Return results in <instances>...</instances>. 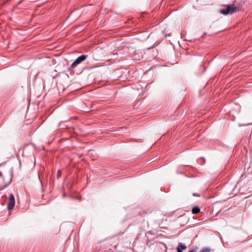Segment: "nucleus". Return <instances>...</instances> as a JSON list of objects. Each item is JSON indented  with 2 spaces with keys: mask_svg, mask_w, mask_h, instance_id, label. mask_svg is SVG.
Returning a JSON list of instances; mask_svg holds the SVG:
<instances>
[{
  "mask_svg": "<svg viewBox=\"0 0 252 252\" xmlns=\"http://www.w3.org/2000/svg\"><path fill=\"white\" fill-rule=\"evenodd\" d=\"M22 2V0L20 1L19 2H18V4H20Z\"/></svg>",
  "mask_w": 252,
  "mask_h": 252,
  "instance_id": "9d476101",
  "label": "nucleus"
},
{
  "mask_svg": "<svg viewBox=\"0 0 252 252\" xmlns=\"http://www.w3.org/2000/svg\"><path fill=\"white\" fill-rule=\"evenodd\" d=\"M239 10L240 9L239 7L235 6L233 5H225L220 9V12L223 15H227L232 14Z\"/></svg>",
  "mask_w": 252,
  "mask_h": 252,
  "instance_id": "f257e3e1",
  "label": "nucleus"
},
{
  "mask_svg": "<svg viewBox=\"0 0 252 252\" xmlns=\"http://www.w3.org/2000/svg\"><path fill=\"white\" fill-rule=\"evenodd\" d=\"M200 208L198 207H194L192 209V213L193 214H197L200 212Z\"/></svg>",
  "mask_w": 252,
  "mask_h": 252,
  "instance_id": "39448f33",
  "label": "nucleus"
},
{
  "mask_svg": "<svg viewBox=\"0 0 252 252\" xmlns=\"http://www.w3.org/2000/svg\"><path fill=\"white\" fill-rule=\"evenodd\" d=\"M187 249V246L185 244L180 243L176 248L177 252H183L182 250H185Z\"/></svg>",
  "mask_w": 252,
  "mask_h": 252,
  "instance_id": "20e7f679",
  "label": "nucleus"
},
{
  "mask_svg": "<svg viewBox=\"0 0 252 252\" xmlns=\"http://www.w3.org/2000/svg\"><path fill=\"white\" fill-rule=\"evenodd\" d=\"M15 205V199L14 195L10 193L9 195L7 203V209L10 213L14 208Z\"/></svg>",
  "mask_w": 252,
  "mask_h": 252,
  "instance_id": "f03ea898",
  "label": "nucleus"
},
{
  "mask_svg": "<svg viewBox=\"0 0 252 252\" xmlns=\"http://www.w3.org/2000/svg\"><path fill=\"white\" fill-rule=\"evenodd\" d=\"M4 188H5V187H0V191L3 189Z\"/></svg>",
  "mask_w": 252,
  "mask_h": 252,
  "instance_id": "6e6552de",
  "label": "nucleus"
},
{
  "mask_svg": "<svg viewBox=\"0 0 252 252\" xmlns=\"http://www.w3.org/2000/svg\"><path fill=\"white\" fill-rule=\"evenodd\" d=\"M87 57L88 56L86 55H82L78 57L72 63L71 67L72 68L76 67L79 64L85 61Z\"/></svg>",
  "mask_w": 252,
  "mask_h": 252,
  "instance_id": "7ed1b4c3",
  "label": "nucleus"
},
{
  "mask_svg": "<svg viewBox=\"0 0 252 252\" xmlns=\"http://www.w3.org/2000/svg\"><path fill=\"white\" fill-rule=\"evenodd\" d=\"M211 249L208 247L203 248L199 252H210Z\"/></svg>",
  "mask_w": 252,
  "mask_h": 252,
  "instance_id": "423d86ee",
  "label": "nucleus"
},
{
  "mask_svg": "<svg viewBox=\"0 0 252 252\" xmlns=\"http://www.w3.org/2000/svg\"><path fill=\"white\" fill-rule=\"evenodd\" d=\"M61 172L60 170H59L57 173V178L59 179V177L61 176Z\"/></svg>",
  "mask_w": 252,
  "mask_h": 252,
  "instance_id": "0eeeda50",
  "label": "nucleus"
},
{
  "mask_svg": "<svg viewBox=\"0 0 252 252\" xmlns=\"http://www.w3.org/2000/svg\"><path fill=\"white\" fill-rule=\"evenodd\" d=\"M189 252H194L193 250H192V251H189Z\"/></svg>",
  "mask_w": 252,
  "mask_h": 252,
  "instance_id": "1a4fd4ad",
  "label": "nucleus"
}]
</instances>
